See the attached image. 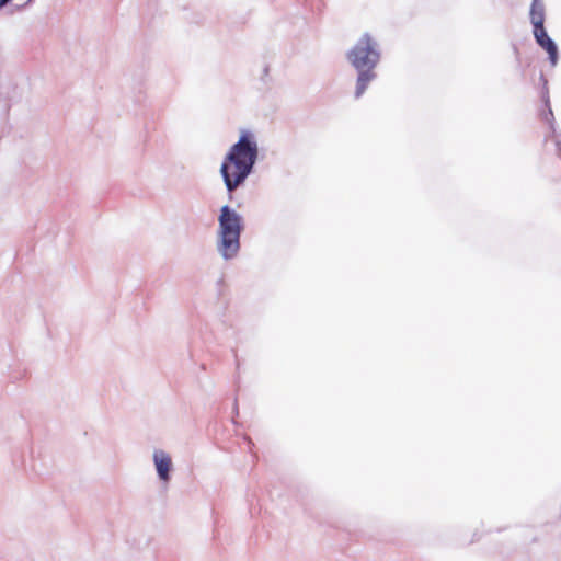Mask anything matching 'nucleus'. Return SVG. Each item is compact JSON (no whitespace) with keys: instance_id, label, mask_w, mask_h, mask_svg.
<instances>
[{"instance_id":"f257e3e1","label":"nucleus","mask_w":561,"mask_h":561,"mask_svg":"<svg viewBox=\"0 0 561 561\" xmlns=\"http://www.w3.org/2000/svg\"><path fill=\"white\" fill-rule=\"evenodd\" d=\"M257 158V145L249 133H242L226 156L220 173L229 192H233L250 174Z\"/></svg>"},{"instance_id":"0eeeda50","label":"nucleus","mask_w":561,"mask_h":561,"mask_svg":"<svg viewBox=\"0 0 561 561\" xmlns=\"http://www.w3.org/2000/svg\"><path fill=\"white\" fill-rule=\"evenodd\" d=\"M359 75L356 82V91L355 96L359 98L363 95L365 90L367 89L369 82L375 78V73L373 69H363L358 70Z\"/></svg>"},{"instance_id":"7ed1b4c3","label":"nucleus","mask_w":561,"mask_h":561,"mask_svg":"<svg viewBox=\"0 0 561 561\" xmlns=\"http://www.w3.org/2000/svg\"><path fill=\"white\" fill-rule=\"evenodd\" d=\"M351 64L357 69H374L379 61L377 44L369 34H364L347 55Z\"/></svg>"},{"instance_id":"20e7f679","label":"nucleus","mask_w":561,"mask_h":561,"mask_svg":"<svg viewBox=\"0 0 561 561\" xmlns=\"http://www.w3.org/2000/svg\"><path fill=\"white\" fill-rule=\"evenodd\" d=\"M533 33L537 44L548 53L551 66H556L558 62V47L547 34L545 26L535 28Z\"/></svg>"},{"instance_id":"f03ea898","label":"nucleus","mask_w":561,"mask_h":561,"mask_svg":"<svg viewBox=\"0 0 561 561\" xmlns=\"http://www.w3.org/2000/svg\"><path fill=\"white\" fill-rule=\"evenodd\" d=\"M218 222V249L225 259H231L240 249V234L243 228L242 217L225 205L220 208Z\"/></svg>"},{"instance_id":"39448f33","label":"nucleus","mask_w":561,"mask_h":561,"mask_svg":"<svg viewBox=\"0 0 561 561\" xmlns=\"http://www.w3.org/2000/svg\"><path fill=\"white\" fill-rule=\"evenodd\" d=\"M153 461H154L159 478L163 481H168L169 472L172 467L171 457L163 450H157L153 454Z\"/></svg>"},{"instance_id":"423d86ee","label":"nucleus","mask_w":561,"mask_h":561,"mask_svg":"<svg viewBox=\"0 0 561 561\" xmlns=\"http://www.w3.org/2000/svg\"><path fill=\"white\" fill-rule=\"evenodd\" d=\"M530 22L535 28L543 27L545 25V4L542 0H533L530 5Z\"/></svg>"}]
</instances>
